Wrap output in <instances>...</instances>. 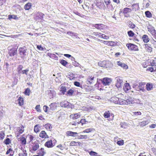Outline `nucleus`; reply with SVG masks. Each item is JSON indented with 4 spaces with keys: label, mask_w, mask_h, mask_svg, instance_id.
<instances>
[{
    "label": "nucleus",
    "mask_w": 156,
    "mask_h": 156,
    "mask_svg": "<svg viewBox=\"0 0 156 156\" xmlns=\"http://www.w3.org/2000/svg\"><path fill=\"white\" fill-rule=\"evenodd\" d=\"M132 9L128 8H124L123 10V13L124 15L130 12Z\"/></svg>",
    "instance_id": "nucleus-36"
},
{
    "label": "nucleus",
    "mask_w": 156,
    "mask_h": 156,
    "mask_svg": "<svg viewBox=\"0 0 156 156\" xmlns=\"http://www.w3.org/2000/svg\"><path fill=\"white\" fill-rule=\"evenodd\" d=\"M78 138L79 139H86L87 138H88V136L87 135H80V136H79Z\"/></svg>",
    "instance_id": "nucleus-50"
},
{
    "label": "nucleus",
    "mask_w": 156,
    "mask_h": 156,
    "mask_svg": "<svg viewBox=\"0 0 156 156\" xmlns=\"http://www.w3.org/2000/svg\"><path fill=\"white\" fill-rule=\"evenodd\" d=\"M39 147V144L37 143H34L32 146V150L33 151H37Z\"/></svg>",
    "instance_id": "nucleus-27"
},
{
    "label": "nucleus",
    "mask_w": 156,
    "mask_h": 156,
    "mask_svg": "<svg viewBox=\"0 0 156 156\" xmlns=\"http://www.w3.org/2000/svg\"><path fill=\"white\" fill-rule=\"evenodd\" d=\"M35 109L37 112H41V110L40 109V105H37L36 106Z\"/></svg>",
    "instance_id": "nucleus-61"
},
{
    "label": "nucleus",
    "mask_w": 156,
    "mask_h": 156,
    "mask_svg": "<svg viewBox=\"0 0 156 156\" xmlns=\"http://www.w3.org/2000/svg\"><path fill=\"white\" fill-rule=\"evenodd\" d=\"M145 49L148 52H151L152 51V48L150 46V45L148 44H144Z\"/></svg>",
    "instance_id": "nucleus-30"
},
{
    "label": "nucleus",
    "mask_w": 156,
    "mask_h": 156,
    "mask_svg": "<svg viewBox=\"0 0 156 156\" xmlns=\"http://www.w3.org/2000/svg\"><path fill=\"white\" fill-rule=\"evenodd\" d=\"M17 100L18 102V104L19 106H22L23 105L24 100L23 98L21 96L20 97L18 98Z\"/></svg>",
    "instance_id": "nucleus-32"
},
{
    "label": "nucleus",
    "mask_w": 156,
    "mask_h": 156,
    "mask_svg": "<svg viewBox=\"0 0 156 156\" xmlns=\"http://www.w3.org/2000/svg\"><path fill=\"white\" fill-rule=\"evenodd\" d=\"M48 55L52 58L55 60L58 59V57L54 54L49 53H48Z\"/></svg>",
    "instance_id": "nucleus-37"
},
{
    "label": "nucleus",
    "mask_w": 156,
    "mask_h": 156,
    "mask_svg": "<svg viewBox=\"0 0 156 156\" xmlns=\"http://www.w3.org/2000/svg\"><path fill=\"white\" fill-rule=\"evenodd\" d=\"M23 67L22 65H19L17 68V71L18 73H20V71L22 70Z\"/></svg>",
    "instance_id": "nucleus-59"
},
{
    "label": "nucleus",
    "mask_w": 156,
    "mask_h": 156,
    "mask_svg": "<svg viewBox=\"0 0 156 156\" xmlns=\"http://www.w3.org/2000/svg\"><path fill=\"white\" fill-rule=\"evenodd\" d=\"M66 87L63 86H62L60 88V91L62 93L64 94H65V92L66 91Z\"/></svg>",
    "instance_id": "nucleus-46"
},
{
    "label": "nucleus",
    "mask_w": 156,
    "mask_h": 156,
    "mask_svg": "<svg viewBox=\"0 0 156 156\" xmlns=\"http://www.w3.org/2000/svg\"><path fill=\"white\" fill-rule=\"evenodd\" d=\"M97 29L99 30H104L107 28V26L106 25L102 24H96L94 26Z\"/></svg>",
    "instance_id": "nucleus-9"
},
{
    "label": "nucleus",
    "mask_w": 156,
    "mask_h": 156,
    "mask_svg": "<svg viewBox=\"0 0 156 156\" xmlns=\"http://www.w3.org/2000/svg\"><path fill=\"white\" fill-rule=\"evenodd\" d=\"M106 61H100L98 63V65L101 67H106Z\"/></svg>",
    "instance_id": "nucleus-34"
},
{
    "label": "nucleus",
    "mask_w": 156,
    "mask_h": 156,
    "mask_svg": "<svg viewBox=\"0 0 156 156\" xmlns=\"http://www.w3.org/2000/svg\"><path fill=\"white\" fill-rule=\"evenodd\" d=\"M93 130V129H92V128H89V129H85V130H83L82 132V133H89L90 132H91V131H92Z\"/></svg>",
    "instance_id": "nucleus-57"
},
{
    "label": "nucleus",
    "mask_w": 156,
    "mask_h": 156,
    "mask_svg": "<svg viewBox=\"0 0 156 156\" xmlns=\"http://www.w3.org/2000/svg\"><path fill=\"white\" fill-rule=\"evenodd\" d=\"M96 5L100 9H102L105 7L104 3L101 1H98L96 3Z\"/></svg>",
    "instance_id": "nucleus-18"
},
{
    "label": "nucleus",
    "mask_w": 156,
    "mask_h": 156,
    "mask_svg": "<svg viewBox=\"0 0 156 156\" xmlns=\"http://www.w3.org/2000/svg\"><path fill=\"white\" fill-rule=\"evenodd\" d=\"M45 150L44 148H41L37 151V154L39 156H44L46 154Z\"/></svg>",
    "instance_id": "nucleus-12"
},
{
    "label": "nucleus",
    "mask_w": 156,
    "mask_h": 156,
    "mask_svg": "<svg viewBox=\"0 0 156 156\" xmlns=\"http://www.w3.org/2000/svg\"><path fill=\"white\" fill-rule=\"evenodd\" d=\"M8 19L9 20H10L12 19L14 20H18V17L16 15H9L8 16Z\"/></svg>",
    "instance_id": "nucleus-43"
},
{
    "label": "nucleus",
    "mask_w": 156,
    "mask_h": 156,
    "mask_svg": "<svg viewBox=\"0 0 156 156\" xmlns=\"http://www.w3.org/2000/svg\"><path fill=\"white\" fill-rule=\"evenodd\" d=\"M123 85V80L121 79L118 78L117 79L115 86L118 88L121 87Z\"/></svg>",
    "instance_id": "nucleus-15"
},
{
    "label": "nucleus",
    "mask_w": 156,
    "mask_h": 156,
    "mask_svg": "<svg viewBox=\"0 0 156 156\" xmlns=\"http://www.w3.org/2000/svg\"><path fill=\"white\" fill-rule=\"evenodd\" d=\"M68 78L70 80H72L74 79L75 77L73 74H71L68 75Z\"/></svg>",
    "instance_id": "nucleus-63"
},
{
    "label": "nucleus",
    "mask_w": 156,
    "mask_h": 156,
    "mask_svg": "<svg viewBox=\"0 0 156 156\" xmlns=\"http://www.w3.org/2000/svg\"><path fill=\"white\" fill-rule=\"evenodd\" d=\"M117 144L119 145H122L124 144V141L123 140H119L117 142Z\"/></svg>",
    "instance_id": "nucleus-64"
},
{
    "label": "nucleus",
    "mask_w": 156,
    "mask_h": 156,
    "mask_svg": "<svg viewBox=\"0 0 156 156\" xmlns=\"http://www.w3.org/2000/svg\"><path fill=\"white\" fill-rule=\"evenodd\" d=\"M32 3L30 2H28L24 6V9L26 10H29L32 7Z\"/></svg>",
    "instance_id": "nucleus-31"
},
{
    "label": "nucleus",
    "mask_w": 156,
    "mask_h": 156,
    "mask_svg": "<svg viewBox=\"0 0 156 156\" xmlns=\"http://www.w3.org/2000/svg\"><path fill=\"white\" fill-rule=\"evenodd\" d=\"M25 127L24 126L21 125L20 126L16 128L15 133L16 137L19 136L21 134L24 132Z\"/></svg>",
    "instance_id": "nucleus-2"
},
{
    "label": "nucleus",
    "mask_w": 156,
    "mask_h": 156,
    "mask_svg": "<svg viewBox=\"0 0 156 156\" xmlns=\"http://www.w3.org/2000/svg\"><path fill=\"white\" fill-rule=\"evenodd\" d=\"M128 27L131 29H134L135 27V25L131 21H129L128 23Z\"/></svg>",
    "instance_id": "nucleus-44"
},
{
    "label": "nucleus",
    "mask_w": 156,
    "mask_h": 156,
    "mask_svg": "<svg viewBox=\"0 0 156 156\" xmlns=\"http://www.w3.org/2000/svg\"><path fill=\"white\" fill-rule=\"evenodd\" d=\"M56 142V140H55L53 141L51 140H48L45 143L44 145L48 148H52L55 146Z\"/></svg>",
    "instance_id": "nucleus-4"
},
{
    "label": "nucleus",
    "mask_w": 156,
    "mask_h": 156,
    "mask_svg": "<svg viewBox=\"0 0 156 156\" xmlns=\"http://www.w3.org/2000/svg\"><path fill=\"white\" fill-rule=\"evenodd\" d=\"M88 122L85 119H81L80 122H79L78 123L79 124L80 123H81L82 125H83V124H85L86 123Z\"/></svg>",
    "instance_id": "nucleus-54"
},
{
    "label": "nucleus",
    "mask_w": 156,
    "mask_h": 156,
    "mask_svg": "<svg viewBox=\"0 0 156 156\" xmlns=\"http://www.w3.org/2000/svg\"><path fill=\"white\" fill-rule=\"evenodd\" d=\"M117 64L124 69H126L128 68V66L127 65L124 63L120 61H117Z\"/></svg>",
    "instance_id": "nucleus-19"
},
{
    "label": "nucleus",
    "mask_w": 156,
    "mask_h": 156,
    "mask_svg": "<svg viewBox=\"0 0 156 156\" xmlns=\"http://www.w3.org/2000/svg\"><path fill=\"white\" fill-rule=\"evenodd\" d=\"M110 115L112 116L113 117L114 116V114L112 113L111 114L109 111H105L103 115L104 117L105 118H109Z\"/></svg>",
    "instance_id": "nucleus-25"
},
{
    "label": "nucleus",
    "mask_w": 156,
    "mask_h": 156,
    "mask_svg": "<svg viewBox=\"0 0 156 156\" xmlns=\"http://www.w3.org/2000/svg\"><path fill=\"white\" fill-rule=\"evenodd\" d=\"M43 126L48 131H51L52 130V126L50 123H47L44 125Z\"/></svg>",
    "instance_id": "nucleus-16"
},
{
    "label": "nucleus",
    "mask_w": 156,
    "mask_h": 156,
    "mask_svg": "<svg viewBox=\"0 0 156 156\" xmlns=\"http://www.w3.org/2000/svg\"><path fill=\"white\" fill-rule=\"evenodd\" d=\"M112 80L111 78L108 77L103 78L102 80V83L104 86L109 85L112 82Z\"/></svg>",
    "instance_id": "nucleus-8"
},
{
    "label": "nucleus",
    "mask_w": 156,
    "mask_h": 156,
    "mask_svg": "<svg viewBox=\"0 0 156 156\" xmlns=\"http://www.w3.org/2000/svg\"><path fill=\"white\" fill-rule=\"evenodd\" d=\"M74 91L72 89H69L67 92V94L69 96H72L74 93Z\"/></svg>",
    "instance_id": "nucleus-56"
},
{
    "label": "nucleus",
    "mask_w": 156,
    "mask_h": 156,
    "mask_svg": "<svg viewBox=\"0 0 156 156\" xmlns=\"http://www.w3.org/2000/svg\"><path fill=\"white\" fill-rule=\"evenodd\" d=\"M39 136L42 139H45L49 138V136L44 130H42L40 133Z\"/></svg>",
    "instance_id": "nucleus-13"
},
{
    "label": "nucleus",
    "mask_w": 156,
    "mask_h": 156,
    "mask_svg": "<svg viewBox=\"0 0 156 156\" xmlns=\"http://www.w3.org/2000/svg\"><path fill=\"white\" fill-rule=\"evenodd\" d=\"M30 92V89L29 88H27L25 89L24 92V94L26 95L29 96Z\"/></svg>",
    "instance_id": "nucleus-49"
},
{
    "label": "nucleus",
    "mask_w": 156,
    "mask_h": 156,
    "mask_svg": "<svg viewBox=\"0 0 156 156\" xmlns=\"http://www.w3.org/2000/svg\"><path fill=\"white\" fill-rule=\"evenodd\" d=\"M129 49L131 51H138L139 49L137 46L134 44L129 43L126 45Z\"/></svg>",
    "instance_id": "nucleus-7"
},
{
    "label": "nucleus",
    "mask_w": 156,
    "mask_h": 156,
    "mask_svg": "<svg viewBox=\"0 0 156 156\" xmlns=\"http://www.w3.org/2000/svg\"><path fill=\"white\" fill-rule=\"evenodd\" d=\"M111 103L115 104L123 105L124 104L125 101L124 99L123 94H118V97L113 96L110 100Z\"/></svg>",
    "instance_id": "nucleus-1"
},
{
    "label": "nucleus",
    "mask_w": 156,
    "mask_h": 156,
    "mask_svg": "<svg viewBox=\"0 0 156 156\" xmlns=\"http://www.w3.org/2000/svg\"><path fill=\"white\" fill-rule=\"evenodd\" d=\"M44 16V14L41 12H38L37 14L36 18L37 20H42Z\"/></svg>",
    "instance_id": "nucleus-22"
},
{
    "label": "nucleus",
    "mask_w": 156,
    "mask_h": 156,
    "mask_svg": "<svg viewBox=\"0 0 156 156\" xmlns=\"http://www.w3.org/2000/svg\"><path fill=\"white\" fill-rule=\"evenodd\" d=\"M101 34L98 32H94L93 35L95 36L101 38Z\"/></svg>",
    "instance_id": "nucleus-55"
},
{
    "label": "nucleus",
    "mask_w": 156,
    "mask_h": 156,
    "mask_svg": "<svg viewBox=\"0 0 156 156\" xmlns=\"http://www.w3.org/2000/svg\"><path fill=\"white\" fill-rule=\"evenodd\" d=\"M27 137H28L29 140V142L32 141L34 139V137L33 136L30 134H28L27 136Z\"/></svg>",
    "instance_id": "nucleus-53"
},
{
    "label": "nucleus",
    "mask_w": 156,
    "mask_h": 156,
    "mask_svg": "<svg viewBox=\"0 0 156 156\" xmlns=\"http://www.w3.org/2000/svg\"><path fill=\"white\" fill-rule=\"evenodd\" d=\"M20 149L22 152H20L19 153V156H27V153L25 149V148L21 147Z\"/></svg>",
    "instance_id": "nucleus-20"
},
{
    "label": "nucleus",
    "mask_w": 156,
    "mask_h": 156,
    "mask_svg": "<svg viewBox=\"0 0 156 156\" xmlns=\"http://www.w3.org/2000/svg\"><path fill=\"white\" fill-rule=\"evenodd\" d=\"M142 39L143 40V41L145 43H147L150 40V39L148 36L146 34H144L143 36Z\"/></svg>",
    "instance_id": "nucleus-33"
},
{
    "label": "nucleus",
    "mask_w": 156,
    "mask_h": 156,
    "mask_svg": "<svg viewBox=\"0 0 156 156\" xmlns=\"http://www.w3.org/2000/svg\"><path fill=\"white\" fill-rule=\"evenodd\" d=\"M148 31L151 33L152 36L156 40V31L154 27L149 25L147 27Z\"/></svg>",
    "instance_id": "nucleus-5"
},
{
    "label": "nucleus",
    "mask_w": 156,
    "mask_h": 156,
    "mask_svg": "<svg viewBox=\"0 0 156 156\" xmlns=\"http://www.w3.org/2000/svg\"><path fill=\"white\" fill-rule=\"evenodd\" d=\"M27 49L25 46L20 47L19 48L18 51L22 58H24L26 55Z\"/></svg>",
    "instance_id": "nucleus-6"
},
{
    "label": "nucleus",
    "mask_w": 156,
    "mask_h": 156,
    "mask_svg": "<svg viewBox=\"0 0 156 156\" xmlns=\"http://www.w3.org/2000/svg\"><path fill=\"white\" fill-rule=\"evenodd\" d=\"M104 44H106L109 46H114L117 45V42H115L113 41H103Z\"/></svg>",
    "instance_id": "nucleus-11"
},
{
    "label": "nucleus",
    "mask_w": 156,
    "mask_h": 156,
    "mask_svg": "<svg viewBox=\"0 0 156 156\" xmlns=\"http://www.w3.org/2000/svg\"><path fill=\"white\" fill-rule=\"evenodd\" d=\"M49 106L50 109L52 111L54 110L56 108L57 106L55 103H51Z\"/></svg>",
    "instance_id": "nucleus-35"
},
{
    "label": "nucleus",
    "mask_w": 156,
    "mask_h": 156,
    "mask_svg": "<svg viewBox=\"0 0 156 156\" xmlns=\"http://www.w3.org/2000/svg\"><path fill=\"white\" fill-rule=\"evenodd\" d=\"M146 84L145 83L140 82L139 83L138 86V88L140 90H142L143 91H144L145 90V87Z\"/></svg>",
    "instance_id": "nucleus-17"
},
{
    "label": "nucleus",
    "mask_w": 156,
    "mask_h": 156,
    "mask_svg": "<svg viewBox=\"0 0 156 156\" xmlns=\"http://www.w3.org/2000/svg\"><path fill=\"white\" fill-rule=\"evenodd\" d=\"M5 134L3 131H1L0 132V140H3L5 137Z\"/></svg>",
    "instance_id": "nucleus-51"
},
{
    "label": "nucleus",
    "mask_w": 156,
    "mask_h": 156,
    "mask_svg": "<svg viewBox=\"0 0 156 156\" xmlns=\"http://www.w3.org/2000/svg\"><path fill=\"white\" fill-rule=\"evenodd\" d=\"M127 34L128 36L129 37H133V41L135 42H138L139 41V40L137 39V37L136 36H134L135 34L132 31L129 30L128 31Z\"/></svg>",
    "instance_id": "nucleus-10"
},
{
    "label": "nucleus",
    "mask_w": 156,
    "mask_h": 156,
    "mask_svg": "<svg viewBox=\"0 0 156 156\" xmlns=\"http://www.w3.org/2000/svg\"><path fill=\"white\" fill-rule=\"evenodd\" d=\"M124 100L125 101L124 104L125 103L126 101L128 104H132L133 101L132 99L130 97L128 98L126 100Z\"/></svg>",
    "instance_id": "nucleus-48"
},
{
    "label": "nucleus",
    "mask_w": 156,
    "mask_h": 156,
    "mask_svg": "<svg viewBox=\"0 0 156 156\" xmlns=\"http://www.w3.org/2000/svg\"><path fill=\"white\" fill-rule=\"evenodd\" d=\"M14 153V151L12 148H9L6 152V154H9V156H13Z\"/></svg>",
    "instance_id": "nucleus-38"
},
{
    "label": "nucleus",
    "mask_w": 156,
    "mask_h": 156,
    "mask_svg": "<svg viewBox=\"0 0 156 156\" xmlns=\"http://www.w3.org/2000/svg\"><path fill=\"white\" fill-rule=\"evenodd\" d=\"M60 63L64 66H66L68 64V62L66 61L63 59H62L60 61Z\"/></svg>",
    "instance_id": "nucleus-58"
},
{
    "label": "nucleus",
    "mask_w": 156,
    "mask_h": 156,
    "mask_svg": "<svg viewBox=\"0 0 156 156\" xmlns=\"http://www.w3.org/2000/svg\"><path fill=\"white\" fill-rule=\"evenodd\" d=\"M156 66H151L148 67L146 69V71H149L150 72H156Z\"/></svg>",
    "instance_id": "nucleus-24"
},
{
    "label": "nucleus",
    "mask_w": 156,
    "mask_h": 156,
    "mask_svg": "<svg viewBox=\"0 0 156 156\" xmlns=\"http://www.w3.org/2000/svg\"><path fill=\"white\" fill-rule=\"evenodd\" d=\"M131 89V87L129 83H127L124 84L123 89L126 92H127Z\"/></svg>",
    "instance_id": "nucleus-23"
},
{
    "label": "nucleus",
    "mask_w": 156,
    "mask_h": 156,
    "mask_svg": "<svg viewBox=\"0 0 156 156\" xmlns=\"http://www.w3.org/2000/svg\"><path fill=\"white\" fill-rule=\"evenodd\" d=\"M101 38H102L105 39H108L109 38V37L108 36L106 35L105 34H101Z\"/></svg>",
    "instance_id": "nucleus-60"
},
{
    "label": "nucleus",
    "mask_w": 156,
    "mask_h": 156,
    "mask_svg": "<svg viewBox=\"0 0 156 156\" xmlns=\"http://www.w3.org/2000/svg\"><path fill=\"white\" fill-rule=\"evenodd\" d=\"M146 89L147 91H150L153 88V86L152 84L148 83L146 85Z\"/></svg>",
    "instance_id": "nucleus-29"
},
{
    "label": "nucleus",
    "mask_w": 156,
    "mask_h": 156,
    "mask_svg": "<svg viewBox=\"0 0 156 156\" xmlns=\"http://www.w3.org/2000/svg\"><path fill=\"white\" fill-rule=\"evenodd\" d=\"M40 127L39 124H37L35 126L34 128V131L36 133L39 132L40 130Z\"/></svg>",
    "instance_id": "nucleus-42"
},
{
    "label": "nucleus",
    "mask_w": 156,
    "mask_h": 156,
    "mask_svg": "<svg viewBox=\"0 0 156 156\" xmlns=\"http://www.w3.org/2000/svg\"><path fill=\"white\" fill-rule=\"evenodd\" d=\"M66 133L67 136H71L73 137L76 136L78 134L76 132H73L69 131H67Z\"/></svg>",
    "instance_id": "nucleus-28"
},
{
    "label": "nucleus",
    "mask_w": 156,
    "mask_h": 156,
    "mask_svg": "<svg viewBox=\"0 0 156 156\" xmlns=\"http://www.w3.org/2000/svg\"><path fill=\"white\" fill-rule=\"evenodd\" d=\"M11 142V141L10 140L9 138H7L4 141V143L6 145H8Z\"/></svg>",
    "instance_id": "nucleus-52"
},
{
    "label": "nucleus",
    "mask_w": 156,
    "mask_h": 156,
    "mask_svg": "<svg viewBox=\"0 0 156 156\" xmlns=\"http://www.w3.org/2000/svg\"><path fill=\"white\" fill-rule=\"evenodd\" d=\"M150 63L151 66H156V57L151 59L150 60Z\"/></svg>",
    "instance_id": "nucleus-39"
},
{
    "label": "nucleus",
    "mask_w": 156,
    "mask_h": 156,
    "mask_svg": "<svg viewBox=\"0 0 156 156\" xmlns=\"http://www.w3.org/2000/svg\"><path fill=\"white\" fill-rule=\"evenodd\" d=\"M9 48H11L8 49V53L10 56H13L15 55H16L17 54V48L13 46H12Z\"/></svg>",
    "instance_id": "nucleus-3"
},
{
    "label": "nucleus",
    "mask_w": 156,
    "mask_h": 156,
    "mask_svg": "<svg viewBox=\"0 0 156 156\" xmlns=\"http://www.w3.org/2000/svg\"><path fill=\"white\" fill-rule=\"evenodd\" d=\"M145 14L146 17L151 18L152 16L151 13L149 11H146L145 12Z\"/></svg>",
    "instance_id": "nucleus-47"
},
{
    "label": "nucleus",
    "mask_w": 156,
    "mask_h": 156,
    "mask_svg": "<svg viewBox=\"0 0 156 156\" xmlns=\"http://www.w3.org/2000/svg\"><path fill=\"white\" fill-rule=\"evenodd\" d=\"M81 114L80 112L74 114H72L70 115V118L73 120L77 119L80 117Z\"/></svg>",
    "instance_id": "nucleus-14"
},
{
    "label": "nucleus",
    "mask_w": 156,
    "mask_h": 156,
    "mask_svg": "<svg viewBox=\"0 0 156 156\" xmlns=\"http://www.w3.org/2000/svg\"><path fill=\"white\" fill-rule=\"evenodd\" d=\"M94 77L93 76H89L87 79V81L90 84H91L94 82Z\"/></svg>",
    "instance_id": "nucleus-41"
},
{
    "label": "nucleus",
    "mask_w": 156,
    "mask_h": 156,
    "mask_svg": "<svg viewBox=\"0 0 156 156\" xmlns=\"http://www.w3.org/2000/svg\"><path fill=\"white\" fill-rule=\"evenodd\" d=\"M82 144V143L79 142H76L75 141H72L69 144L70 146H79Z\"/></svg>",
    "instance_id": "nucleus-21"
},
{
    "label": "nucleus",
    "mask_w": 156,
    "mask_h": 156,
    "mask_svg": "<svg viewBox=\"0 0 156 156\" xmlns=\"http://www.w3.org/2000/svg\"><path fill=\"white\" fill-rule=\"evenodd\" d=\"M89 154L91 156H97L98 155L97 153L93 151L90 152Z\"/></svg>",
    "instance_id": "nucleus-62"
},
{
    "label": "nucleus",
    "mask_w": 156,
    "mask_h": 156,
    "mask_svg": "<svg viewBox=\"0 0 156 156\" xmlns=\"http://www.w3.org/2000/svg\"><path fill=\"white\" fill-rule=\"evenodd\" d=\"M132 10L135 11H136L140 9L139 4L138 3H136L133 4L132 5Z\"/></svg>",
    "instance_id": "nucleus-26"
},
{
    "label": "nucleus",
    "mask_w": 156,
    "mask_h": 156,
    "mask_svg": "<svg viewBox=\"0 0 156 156\" xmlns=\"http://www.w3.org/2000/svg\"><path fill=\"white\" fill-rule=\"evenodd\" d=\"M20 141L21 144L23 145H25L26 144L27 141L26 138L24 137H22L20 138Z\"/></svg>",
    "instance_id": "nucleus-40"
},
{
    "label": "nucleus",
    "mask_w": 156,
    "mask_h": 156,
    "mask_svg": "<svg viewBox=\"0 0 156 156\" xmlns=\"http://www.w3.org/2000/svg\"><path fill=\"white\" fill-rule=\"evenodd\" d=\"M148 122L147 121H143L142 122H141L139 123V126L141 127H143L147 124Z\"/></svg>",
    "instance_id": "nucleus-45"
}]
</instances>
